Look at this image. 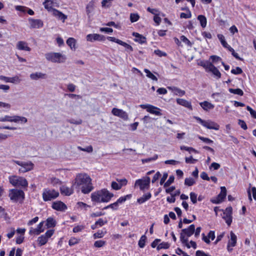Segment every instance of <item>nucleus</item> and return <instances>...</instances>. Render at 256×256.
Segmentation results:
<instances>
[{"label":"nucleus","mask_w":256,"mask_h":256,"mask_svg":"<svg viewBox=\"0 0 256 256\" xmlns=\"http://www.w3.org/2000/svg\"><path fill=\"white\" fill-rule=\"evenodd\" d=\"M74 184L84 194L90 193L94 189L92 179L85 174H80L76 176Z\"/></svg>","instance_id":"nucleus-1"},{"label":"nucleus","mask_w":256,"mask_h":256,"mask_svg":"<svg viewBox=\"0 0 256 256\" xmlns=\"http://www.w3.org/2000/svg\"><path fill=\"white\" fill-rule=\"evenodd\" d=\"M114 194L109 192L106 189H102L91 194L92 202H107L114 196Z\"/></svg>","instance_id":"nucleus-2"},{"label":"nucleus","mask_w":256,"mask_h":256,"mask_svg":"<svg viewBox=\"0 0 256 256\" xmlns=\"http://www.w3.org/2000/svg\"><path fill=\"white\" fill-rule=\"evenodd\" d=\"M194 231L195 226L192 224L190 225L187 228L182 229L180 234V241L188 248H190V246L188 243V238H186V236L187 237H190L194 234Z\"/></svg>","instance_id":"nucleus-3"},{"label":"nucleus","mask_w":256,"mask_h":256,"mask_svg":"<svg viewBox=\"0 0 256 256\" xmlns=\"http://www.w3.org/2000/svg\"><path fill=\"white\" fill-rule=\"evenodd\" d=\"M8 196L11 200L20 204L23 203L25 198L24 193L22 190L14 188L10 190Z\"/></svg>","instance_id":"nucleus-4"},{"label":"nucleus","mask_w":256,"mask_h":256,"mask_svg":"<svg viewBox=\"0 0 256 256\" xmlns=\"http://www.w3.org/2000/svg\"><path fill=\"white\" fill-rule=\"evenodd\" d=\"M46 59L52 62L62 63L66 61V56L60 52H48L45 54Z\"/></svg>","instance_id":"nucleus-5"},{"label":"nucleus","mask_w":256,"mask_h":256,"mask_svg":"<svg viewBox=\"0 0 256 256\" xmlns=\"http://www.w3.org/2000/svg\"><path fill=\"white\" fill-rule=\"evenodd\" d=\"M9 182L12 186L26 188L28 186L27 180L23 177L12 176L9 177Z\"/></svg>","instance_id":"nucleus-6"},{"label":"nucleus","mask_w":256,"mask_h":256,"mask_svg":"<svg viewBox=\"0 0 256 256\" xmlns=\"http://www.w3.org/2000/svg\"><path fill=\"white\" fill-rule=\"evenodd\" d=\"M194 118L202 125L208 129L218 130L220 128V126L217 123L213 121L210 120H204L196 116H194Z\"/></svg>","instance_id":"nucleus-7"},{"label":"nucleus","mask_w":256,"mask_h":256,"mask_svg":"<svg viewBox=\"0 0 256 256\" xmlns=\"http://www.w3.org/2000/svg\"><path fill=\"white\" fill-rule=\"evenodd\" d=\"M59 192L54 190L45 188L42 192V198L44 202L50 201L58 198Z\"/></svg>","instance_id":"nucleus-8"},{"label":"nucleus","mask_w":256,"mask_h":256,"mask_svg":"<svg viewBox=\"0 0 256 256\" xmlns=\"http://www.w3.org/2000/svg\"><path fill=\"white\" fill-rule=\"evenodd\" d=\"M150 182V178L149 176L143 177L135 182L134 187L139 186L140 190L144 191L146 188H148Z\"/></svg>","instance_id":"nucleus-9"},{"label":"nucleus","mask_w":256,"mask_h":256,"mask_svg":"<svg viewBox=\"0 0 256 256\" xmlns=\"http://www.w3.org/2000/svg\"><path fill=\"white\" fill-rule=\"evenodd\" d=\"M140 106L143 109H146L147 112L150 114H154L156 116H162V114L160 112V110L152 105L149 104H142Z\"/></svg>","instance_id":"nucleus-10"},{"label":"nucleus","mask_w":256,"mask_h":256,"mask_svg":"<svg viewBox=\"0 0 256 256\" xmlns=\"http://www.w3.org/2000/svg\"><path fill=\"white\" fill-rule=\"evenodd\" d=\"M112 113L114 116H119L124 120H126L128 118L127 113L120 109L113 108L112 110Z\"/></svg>","instance_id":"nucleus-11"},{"label":"nucleus","mask_w":256,"mask_h":256,"mask_svg":"<svg viewBox=\"0 0 256 256\" xmlns=\"http://www.w3.org/2000/svg\"><path fill=\"white\" fill-rule=\"evenodd\" d=\"M86 40L89 42H93L94 40L104 41L106 38L104 36L100 34H88L86 36Z\"/></svg>","instance_id":"nucleus-12"},{"label":"nucleus","mask_w":256,"mask_h":256,"mask_svg":"<svg viewBox=\"0 0 256 256\" xmlns=\"http://www.w3.org/2000/svg\"><path fill=\"white\" fill-rule=\"evenodd\" d=\"M52 207L53 209L58 211H64L67 209L66 204L61 201L54 202Z\"/></svg>","instance_id":"nucleus-13"},{"label":"nucleus","mask_w":256,"mask_h":256,"mask_svg":"<svg viewBox=\"0 0 256 256\" xmlns=\"http://www.w3.org/2000/svg\"><path fill=\"white\" fill-rule=\"evenodd\" d=\"M34 164L32 162H24L22 168L19 169V172H26L30 171L34 168Z\"/></svg>","instance_id":"nucleus-14"},{"label":"nucleus","mask_w":256,"mask_h":256,"mask_svg":"<svg viewBox=\"0 0 256 256\" xmlns=\"http://www.w3.org/2000/svg\"><path fill=\"white\" fill-rule=\"evenodd\" d=\"M30 21L32 28H38L43 26V22L40 20L30 19Z\"/></svg>","instance_id":"nucleus-15"},{"label":"nucleus","mask_w":256,"mask_h":256,"mask_svg":"<svg viewBox=\"0 0 256 256\" xmlns=\"http://www.w3.org/2000/svg\"><path fill=\"white\" fill-rule=\"evenodd\" d=\"M52 13L54 16L57 17L59 20H62V22H64L65 20L68 18L66 15L56 9H52Z\"/></svg>","instance_id":"nucleus-16"},{"label":"nucleus","mask_w":256,"mask_h":256,"mask_svg":"<svg viewBox=\"0 0 256 256\" xmlns=\"http://www.w3.org/2000/svg\"><path fill=\"white\" fill-rule=\"evenodd\" d=\"M210 67L208 70L207 72H212V74L217 78H220L221 77V74L219 70L212 64H210Z\"/></svg>","instance_id":"nucleus-17"},{"label":"nucleus","mask_w":256,"mask_h":256,"mask_svg":"<svg viewBox=\"0 0 256 256\" xmlns=\"http://www.w3.org/2000/svg\"><path fill=\"white\" fill-rule=\"evenodd\" d=\"M30 78L32 80H38V79H45L46 78V75L40 72H36L32 73L30 76Z\"/></svg>","instance_id":"nucleus-18"},{"label":"nucleus","mask_w":256,"mask_h":256,"mask_svg":"<svg viewBox=\"0 0 256 256\" xmlns=\"http://www.w3.org/2000/svg\"><path fill=\"white\" fill-rule=\"evenodd\" d=\"M176 102L178 104L190 110H192V107L191 104V102L189 101H188L182 98H177Z\"/></svg>","instance_id":"nucleus-19"},{"label":"nucleus","mask_w":256,"mask_h":256,"mask_svg":"<svg viewBox=\"0 0 256 256\" xmlns=\"http://www.w3.org/2000/svg\"><path fill=\"white\" fill-rule=\"evenodd\" d=\"M95 2L94 0L90 1L86 6V12L88 18L90 17V14L93 12L94 8Z\"/></svg>","instance_id":"nucleus-20"},{"label":"nucleus","mask_w":256,"mask_h":256,"mask_svg":"<svg viewBox=\"0 0 256 256\" xmlns=\"http://www.w3.org/2000/svg\"><path fill=\"white\" fill-rule=\"evenodd\" d=\"M0 80H4L6 82L12 83H14L16 82H20V81L18 76L9 78L4 76H0Z\"/></svg>","instance_id":"nucleus-21"},{"label":"nucleus","mask_w":256,"mask_h":256,"mask_svg":"<svg viewBox=\"0 0 256 256\" xmlns=\"http://www.w3.org/2000/svg\"><path fill=\"white\" fill-rule=\"evenodd\" d=\"M16 47L20 50H24L26 51L30 50V48L28 46L27 43L25 42H18L17 44Z\"/></svg>","instance_id":"nucleus-22"},{"label":"nucleus","mask_w":256,"mask_h":256,"mask_svg":"<svg viewBox=\"0 0 256 256\" xmlns=\"http://www.w3.org/2000/svg\"><path fill=\"white\" fill-rule=\"evenodd\" d=\"M151 194L150 192H148L146 194H144L142 197L138 198L137 200V202L140 204H143L146 200H148L151 198Z\"/></svg>","instance_id":"nucleus-23"},{"label":"nucleus","mask_w":256,"mask_h":256,"mask_svg":"<svg viewBox=\"0 0 256 256\" xmlns=\"http://www.w3.org/2000/svg\"><path fill=\"white\" fill-rule=\"evenodd\" d=\"M60 190L62 194L66 196H70L73 192L72 189L64 186L60 188Z\"/></svg>","instance_id":"nucleus-24"},{"label":"nucleus","mask_w":256,"mask_h":256,"mask_svg":"<svg viewBox=\"0 0 256 256\" xmlns=\"http://www.w3.org/2000/svg\"><path fill=\"white\" fill-rule=\"evenodd\" d=\"M46 226L48 228H54L56 226V221L53 218L49 217L46 220Z\"/></svg>","instance_id":"nucleus-25"},{"label":"nucleus","mask_w":256,"mask_h":256,"mask_svg":"<svg viewBox=\"0 0 256 256\" xmlns=\"http://www.w3.org/2000/svg\"><path fill=\"white\" fill-rule=\"evenodd\" d=\"M67 44L70 48L72 50H76V40L72 38H70L66 40Z\"/></svg>","instance_id":"nucleus-26"},{"label":"nucleus","mask_w":256,"mask_h":256,"mask_svg":"<svg viewBox=\"0 0 256 256\" xmlns=\"http://www.w3.org/2000/svg\"><path fill=\"white\" fill-rule=\"evenodd\" d=\"M200 106L204 110H208L212 109L214 108V106L211 103L204 101L200 103Z\"/></svg>","instance_id":"nucleus-27"},{"label":"nucleus","mask_w":256,"mask_h":256,"mask_svg":"<svg viewBox=\"0 0 256 256\" xmlns=\"http://www.w3.org/2000/svg\"><path fill=\"white\" fill-rule=\"evenodd\" d=\"M198 20L200 21L201 26L204 28L207 24L206 17L204 15H199L198 16Z\"/></svg>","instance_id":"nucleus-28"},{"label":"nucleus","mask_w":256,"mask_h":256,"mask_svg":"<svg viewBox=\"0 0 256 256\" xmlns=\"http://www.w3.org/2000/svg\"><path fill=\"white\" fill-rule=\"evenodd\" d=\"M220 192L218 195V198H220L222 202L224 200L226 196V190L224 186L220 188Z\"/></svg>","instance_id":"nucleus-29"},{"label":"nucleus","mask_w":256,"mask_h":256,"mask_svg":"<svg viewBox=\"0 0 256 256\" xmlns=\"http://www.w3.org/2000/svg\"><path fill=\"white\" fill-rule=\"evenodd\" d=\"M14 122H20L22 123H26L28 122L26 118L18 116H14Z\"/></svg>","instance_id":"nucleus-30"},{"label":"nucleus","mask_w":256,"mask_h":256,"mask_svg":"<svg viewBox=\"0 0 256 256\" xmlns=\"http://www.w3.org/2000/svg\"><path fill=\"white\" fill-rule=\"evenodd\" d=\"M48 238L44 234L39 236L38 238V242L40 246L44 245L48 242Z\"/></svg>","instance_id":"nucleus-31"},{"label":"nucleus","mask_w":256,"mask_h":256,"mask_svg":"<svg viewBox=\"0 0 256 256\" xmlns=\"http://www.w3.org/2000/svg\"><path fill=\"white\" fill-rule=\"evenodd\" d=\"M106 231H103L102 230H98L96 232L93 234V237L94 239L102 238L106 234Z\"/></svg>","instance_id":"nucleus-32"},{"label":"nucleus","mask_w":256,"mask_h":256,"mask_svg":"<svg viewBox=\"0 0 256 256\" xmlns=\"http://www.w3.org/2000/svg\"><path fill=\"white\" fill-rule=\"evenodd\" d=\"M144 72L146 74V76L147 77L152 79L153 80H158V78L153 74H152L149 70L147 68H144Z\"/></svg>","instance_id":"nucleus-33"},{"label":"nucleus","mask_w":256,"mask_h":256,"mask_svg":"<svg viewBox=\"0 0 256 256\" xmlns=\"http://www.w3.org/2000/svg\"><path fill=\"white\" fill-rule=\"evenodd\" d=\"M212 63L208 62V61H204V60H200V62L198 63V66H200L204 68L206 71H208V70L210 67V64H212Z\"/></svg>","instance_id":"nucleus-34"},{"label":"nucleus","mask_w":256,"mask_h":256,"mask_svg":"<svg viewBox=\"0 0 256 256\" xmlns=\"http://www.w3.org/2000/svg\"><path fill=\"white\" fill-rule=\"evenodd\" d=\"M228 91L232 94H238L240 96H242L244 95L243 91L240 88L234 89L232 88H230L228 89Z\"/></svg>","instance_id":"nucleus-35"},{"label":"nucleus","mask_w":256,"mask_h":256,"mask_svg":"<svg viewBox=\"0 0 256 256\" xmlns=\"http://www.w3.org/2000/svg\"><path fill=\"white\" fill-rule=\"evenodd\" d=\"M132 198V194H127L124 196L120 197L116 202L118 205V204H122V202H124L125 201H126L127 200L130 199Z\"/></svg>","instance_id":"nucleus-36"},{"label":"nucleus","mask_w":256,"mask_h":256,"mask_svg":"<svg viewBox=\"0 0 256 256\" xmlns=\"http://www.w3.org/2000/svg\"><path fill=\"white\" fill-rule=\"evenodd\" d=\"M170 244L167 242H162L159 244L156 247V250H160V249H168L170 248Z\"/></svg>","instance_id":"nucleus-37"},{"label":"nucleus","mask_w":256,"mask_h":256,"mask_svg":"<svg viewBox=\"0 0 256 256\" xmlns=\"http://www.w3.org/2000/svg\"><path fill=\"white\" fill-rule=\"evenodd\" d=\"M146 240V236L145 235H143L141 236L138 242V245L140 248H143L144 247Z\"/></svg>","instance_id":"nucleus-38"},{"label":"nucleus","mask_w":256,"mask_h":256,"mask_svg":"<svg viewBox=\"0 0 256 256\" xmlns=\"http://www.w3.org/2000/svg\"><path fill=\"white\" fill-rule=\"evenodd\" d=\"M236 243V236L232 232H230V244L231 246H234Z\"/></svg>","instance_id":"nucleus-39"},{"label":"nucleus","mask_w":256,"mask_h":256,"mask_svg":"<svg viewBox=\"0 0 256 256\" xmlns=\"http://www.w3.org/2000/svg\"><path fill=\"white\" fill-rule=\"evenodd\" d=\"M196 183L194 180L192 178H186L184 180V184L188 186H192Z\"/></svg>","instance_id":"nucleus-40"},{"label":"nucleus","mask_w":256,"mask_h":256,"mask_svg":"<svg viewBox=\"0 0 256 256\" xmlns=\"http://www.w3.org/2000/svg\"><path fill=\"white\" fill-rule=\"evenodd\" d=\"M222 218L226 220V222L230 226L232 222V216L230 214H224Z\"/></svg>","instance_id":"nucleus-41"},{"label":"nucleus","mask_w":256,"mask_h":256,"mask_svg":"<svg viewBox=\"0 0 256 256\" xmlns=\"http://www.w3.org/2000/svg\"><path fill=\"white\" fill-rule=\"evenodd\" d=\"M113 0H102V8H108L112 6V2Z\"/></svg>","instance_id":"nucleus-42"},{"label":"nucleus","mask_w":256,"mask_h":256,"mask_svg":"<svg viewBox=\"0 0 256 256\" xmlns=\"http://www.w3.org/2000/svg\"><path fill=\"white\" fill-rule=\"evenodd\" d=\"M0 122H14V116H5L4 117L0 118Z\"/></svg>","instance_id":"nucleus-43"},{"label":"nucleus","mask_w":256,"mask_h":256,"mask_svg":"<svg viewBox=\"0 0 256 256\" xmlns=\"http://www.w3.org/2000/svg\"><path fill=\"white\" fill-rule=\"evenodd\" d=\"M180 40L188 46L192 47V43L191 42L184 36H180Z\"/></svg>","instance_id":"nucleus-44"},{"label":"nucleus","mask_w":256,"mask_h":256,"mask_svg":"<svg viewBox=\"0 0 256 256\" xmlns=\"http://www.w3.org/2000/svg\"><path fill=\"white\" fill-rule=\"evenodd\" d=\"M217 36L222 46L224 48L227 47L228 44L225 40L224 36L222 34H218Z\"/></svg>","instance_id":"nucleus-45"},{"label":"nucleus","mask_w":256,"mask_h":256,"mask_svg":"<svg viewBox=\"0 0 256 256\" xmlns=\"http://www.w3.org/2000/svg\"><path fill=\"white\" fill-rule=\"evenodd\" d=\"M140 18V16L138 14L132 13L130 14V20L132 22H137Z\"/></svg>","instance_id":"nucleus-46"},{"label":"nucleus","mask_w":256,"mask_h":256,"mask_svg":"<svg viewBox=\"0 0 256 256\" xmlns=\"http://www.w3.org/2000/svg\"><path fill=\"white\" fill-rule=\"evenodd\" d=\"M180 148L181 150H185L189 152H194L195 153H198V151L192 147H188L184 146H180Z\"/></svg>","instance_id":"nucleus-47"},{"label":"nucleus","mask_w":256,"mask_h":256,"mask_svg":"<svg viewBox=\"0 0 256 256\" xmlns=\"http://www.w3.org/2000/svg\"><path fill=\"white\" fill-rule=\"evenodd\" d=\"M174 176H170L169 177L168 180L164 184V188H167L170 186L172 183L174 182Z\"/></svg>","instance_id":"nucleus-48"},{"label":"nucleus","mask_w":256,"mask_h":256,"mask_svg":"<svg viewBox=\"0 0 256 256\" xmlns=\"http://www.w3.org/2000/svg\"><path fill=\"white\" fill-rule=\"evenodd\" d=\"M106 242L104 240H99L94 242V246L96 248H101L106 244Z\"/></svg>","instance_id":"nucleus-49"},{"label":"nucleus","mask_w":256,"mask_h":256,"mask_svg":"<svg viewBox=\"0 0 256 256\" xmlns=\"http://www.w3.org/2000/svg\"><path fill=\"white\" fill-rule=\"evenodd\" d=\"M78 148L80 150L86 152H92L93 151V148L92 146H88L86 148H82V147L78 146Z\"/></svg>","instance_id":"nucleus-50"},{"label":"nucleus","mask_w":256,"mask_h":256,"mask_svg":"<svg viewBox=\"0 0 256 256\" xmlns=\"http://www.w3.org/2000/svg\"><path fill=\"white\" fill-rule=\"evenodd\" d=\"M96 224H97L98 226H102L104 224L108 223V220L106 218H105L104 219L100 218L97 221H96Z\"/></svg>","instance_id":"nucleus-51"},{"label":"nucleus","mask_w":256,"mask_h":256,"mask_svg":"<svg viewBox=\"0 0 256 256\" xmlns=\"http://www.w3.org/2000/svg\"><path fill=\"white\" fill-rule=\"evenodd\" d=\"M50 180V183L53 185V186H56L57 184H62V182L61 181L58 179V178H52Z\"/></svg>","instance_id":"nucleus-52"},{"label":"nucleus","mask_w":256,"mask_h":256,"mask_svg":"<svg viewBox=\"0 0 256 256\" xmlns=\"http://www.w3.org/2000/svg\"><path fill=\"white\" fill-rule=\"evenodd\" d=\"M190 195L192 202L194 204H196L197 202V194L194 192H191Z\"/></svg>","instance_id":"nucleus-53"},{"label":"nucleus","mask_w":256,"mask_h":256,"mask_svg":"<svg viewBox=\"0 0 256 256\" xmlns=\"http://www.w3.org/2000/svg\"><path fill=\"white\" fill-rule=\"evenodd\" d=\"M42 232V230H38L36 228H31L30 230L29 234L31 235H32V234L38 235Z\"/></svg>","instance_id":"nucleus-54"},{"label":"nucleus","mask_w":256,"mask_h":256,"mask_svg":"<svg viewBox=\"0 0 256 256\" xmlns=\"http://www.w3.org/2000/svg\"><path fill=\"white\" fill-rule=\"evenodd\" d=\"M231 72L234 74H239L242 72V70L240 67L237 66L235 69H232Z\"/></svg>","instance_id":"nucleus-55"},{"label":"nucleus","mask_w":256,"mask_h":256,"mask_svg":"<svg viewBox=\"0 0 256 256\" xmlns=\"http://www.w3.org/2000/svg\"><path fill=\"white\" fill-rule=\"evenodd\" d=\"M108 208H111L114 210H116L118 208V205L117 203L116 202H115L113 204H110V205H108L106 206H105L104 208H103V210H106Z\"/></svg>","instance_id":"nucleus-56"},{"label":"nucleus","mask_w":256,"mask_h":256,"mask_svg":"<svg viewBox=\"0 0 256 256\" xmlns=\"http://www.w3.org/2000/svg\"><path fill=\"white\" fill-rule=\"evenodd\" d=\"M246 110L250 112L252 116L256 119V111L248 106H246Z\"/></svg>","instance_id":"nucleus-57"},{"label":"nucleus","mask_w":256,"mask_h":256,"mask_svg":"<svg viewBox=\"0 0 256 256\" xmlns=\"http://www.w3.org/2000/svg\"><path fill=\"white\" fill-rule=\"evenodd\" d=\"M111 186L115 190H119L122 188V185H120L116 182H112Z\"/></svg>","instance_id":"nucleus-58"},{"label":"nucleus","mask_w":256,"mask_h":256,"mask_svg":"<svg viewBox=\"0 0 256 256\" xmlns=\"http://www.w3.org/2000/svg\"><path fill=\"white\" fill-rule=\"evenodd\" d=\"M198 138L202 140L203 142L208 144L213 143V141L212 140L207 138H204L202 136H198Z\"/></svg>","instance_id":"nucleus-59"},{"label":"nucleus","mask_w":256,"mask_h":256,"mask_svg":"<svg viewBox=\"0 0 256 256\" xmlns=\"http://www.w3.org/2000/svg\"><path fill=\"white\" fill-rule=\"evenodd\" d=\"M197 160L194 159L192 156H190L189 158L186 157L185 158L186 162L187 164H194L197 162Z\"/></svg>","instance_id":"nucleus-60"},{"label":"nucleus","mask_w":256,"mask_h":256,"mask_svg":"<svg viewBox=\"0 0 256 256\" xmlns=\"http://www.w3.org/2000/svg\"><path fill=\"white\" fill-rule=\"evenodd\" d=\"M79 240L74 238H72L68 241V244L70 246H74L76 244H77L79 242Z\"/></svg>","instance_id":"nucleus-61"},{"label":"nucleus","mask_w":256,"mask_h":256,"mask_svg":"<svg viewBox=\"0 0 256 256\" xmlns=\"http://www.w3.org/2000/svg\"><path fill=\"white\" fill-rule=\"evenodd\" d=\"M174 90L176 94H178L180 96H182L185 94L184 90H181L177 88L174 87Z\"/></svg>","instance_id":"nucleus-62"},{"label":"nucleus","mask_w":256,"mask_h":256,"mask_svg":"<svg viewBox=\"0 0 256 256\" xmlns=\"http://www.w3.org/2000/svg\"><path fill=\"white\" fill-rule=\"evenodd\" d=\"M134 41L138 42L140 44H142L146 42V38L141 34V36H140V38H135Z\"/></svg>","instance_id":"nucleus-63"},{"label":"nucleus","mask_w":256,"mask_h":256,"mask_svg":"<svg viewBox=\"0 0 256 256\" xmlns=\"http://www.w3.org/2000/svg\"><path fill=\"white\" fill-rule=\"evenodd\" d=\"M210 58L212 60V62L214 63H216L220 61H222V58L220 57L215 55L210 56Z\"/></svg>","instance_id":"nucleus-64"}]
</instances>
